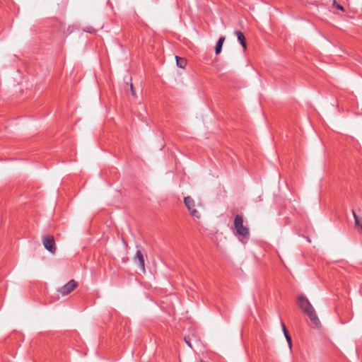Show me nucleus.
Returning <instances> with one entry per match:
<instances>
[{"label": "nucleus", "instance_id": "1", "mask_svg": "<svg viewBox=\"0 0 362 362\" xmlns=\"http://www.w3.org/2000/svg\"><path fill=\"white\" fill-rule=\"evenodd\" d=\"M298 303L301 310L308 315L310 321L316 326L320 325V320L317 315V313L308 300V299L303 295H300L298 297Z\"/></svg>", "mask_w": 362, "mask_h": 362}, {"label": "nucleus", "instance_id": "2", "mask_svg": "<svg viewBox=\"0 0 362 362\" xmlns=\"http://www.w3.org/2000/svg\"><path fill=\"white\" fill-rule=\"evenodd\" d=\"M234 227L236 234L243 239L247 240L250 236L249 229L243 225V217L242 215L238 214L235 217Z\"/></svg>", "mask_w": 362, "mask_h": 362}, {"label": "nucleus", "instance_id": "3", "mask_svg": "<svg viewBox=\"0 0 362 362\" xmlns=\"http://www.w3.org/2000/svg\"><path fill=\"white\" fill-rule=\"evenodd\" d=\"M184 203L191 216L197 218H200L199 212L195 209V202L191 197H185L184 199Z\"/></svg>", "mask_w": 362, "mask_h": 362}, {"label": "nucleus", "instance_id": "4", "mask_svg": "<svg viewBox=\"0 0 362 362\" xmlns=\"http://www.w3.org/2000/svg\"><path fill=\"white\" fill-rule=\"evenodd\" d=\"M42 243L45 247L52 254L56 252L55 240L52 235H45L42 237Z\"/></svg>", "mask_w": 362, "mask_h": 362}, {"label": "nucleus", "instance_id": "5", "mask_svg": "<svg viewBox=\"0 0 362 362\" xmlns=\"http://www.w3.org/2000/svg\"><path fill=\"white\" fill-rule=\"evenodd\" d=\"M78 286V283L74 280H70L66 284L60 288L58 291L62 296H66L72 292Z\"/></svg>", "mask_w": 362, "mask_h": 362}, {"label": "nucleus", "instance_id": "6", "mask_svg": "<svg viewBox=\"0 0 362 362\" xmlns=\"http://www.w3.org/2000/svg\"><path fill=\"white\" fill-rule=\"evenodd\" d=\"M134 261L139 265L143 272H145V262L143 253L140 250H137L134 257Z\"/></svg>", "mask_w": 362, "mask_h": 362}, {"label": "nucleus", "instance_id": "7", "mask_svg": "<svg viewBox=\"0 0 362 362\" xmlns=\"http://www.w3.org/2000/svg\"><path fill=\"white\" fill-rule=\"evenodd\" d=\"M234 33L236 35L238 40L240 42V43L243 46V49L245 50L247 49V44L245 42V37L244 34L240 30H236V31H235Z\"/></svg>", "mask_w": 362, "mask_h": 362}, {"label": "nucleus", "instance_id": "8", "mask_svg": "<svg viewBox=\"0 0 362 362\" xmlns=\"http://www.w3.org/2000/svg\"><path fill=\"white\" fill-rule=\"evenodd\" d=\"M224 41H225V37H223V36H221L217 41L216 47H215V52L216 54H218L221 53Z\"/></svg>", "mask_w": 362, "mask_h": 362}, {"label": "nucleus", "instance_id": "9", "mask_svg": "<svg viewBox=\"0 0 362 362\" xmlns=\"http://www.w3.org/2000/svg\"><path fill=\"white\" fill-rule=\"evenodd\" d=\"M353 216L355 219V226L358 228V230H362V224L361 223V217L358 216L355 210H352Z\"/></svg>", "mask_w": 362, "mask_h": 362}, {"label": "nucleus", "instance_id": "10", "mask_svg": "<svg viewBox=\"0 0 362 362\" xmlns=\"http://www.w3.org/2000/svg\"><path fill=\"white\" fill-rule=\"evenodd\" d=\"M176 63L177 65L180 68H185L187 64V61L185 59L176 56Z\"/></svg>", "mask_w": 362, "mask_h": 362}, {"label": "nucleus", "instance_id": "11", "mask_svg": "<svg viewBox=\"0 0 362 362\" xmlns=\"http://www.w3.org/2000/svg\"><path fill=\"white\" fill-rule=\"evenodd\" d=\"M284 334L285 337H286V340H287V341H288V343L289 347L291 348V344H291V336L289 335V334H288V332H284Z\"/></svg>", "mask_w": 362, "mask_h": 362}, {"label": "nucleus", "instance_id": "12", "mask_svg": "<svg viewBox=\"0 0 362 362\" xmlns=\"http://www.w3.org/2000/svg\"><path fill=\"white\" fill-rule=\"evenodd\" d=\"M333 4H334V6H336V7H337L338 9H339V10H341V11H344V7H343L342 6H341L340 4H337L336 1H333Z\"/></svg>", "mask_w": 362, "mask_h": 362}, {"label": "nucleus", "instance_id": "13", "mask_svg": "<svg viewBox=\"0 0 362 362\" xmlns=\"http://www.w3.org/2000/svg\"><path fill=\"white\" fill-rule=\"evenodd\" d=\"M130 88H131L132 94L133 95L134 97H136V92H135L134 88L132 84H131Z\"/></svg>", "mask_w": 362, "mask_h": 362}, {"label": "nucleus", "instance_id": "14", "mask_svg": "<svg viewBox=\"0 0 362 362\" xmlns=\"http://www.w3.org/2000/svg\"><path fill=\"white\" fill-rule=\"evenodd\" d=\"M281 326L284 333L288 332L284 322H281Z\"/></svg>", "mask_w": 362, "mask_h": 362}, {"label": "nucleus", "instance_id": "15", "mask_svg": "<svg viewBox=\"0 0 362 362\" xmlns=\"http://www.w3.org/2000/svg\"><path fill=\"white\" fill-rule=\"evenodd\" d=\"M185 341L189 347H192L191 344L187 337H185Z\"/></svg>", "mask_w": 362, "mask_h": 362}, {"label": "nucleus", "instance_id": "16", "mask_svg": "<svg viewBox=\"0 0 362 362\" xmlns=\"http://www.w3.org/2000/svg\"><path fill=\"white\" fill-rule=\"evenodd\" d=\"M201 362H205V361H202Z\"/></svg>", "mask_w": 362, "mask_h": 362}]
</instances>
